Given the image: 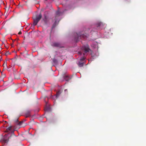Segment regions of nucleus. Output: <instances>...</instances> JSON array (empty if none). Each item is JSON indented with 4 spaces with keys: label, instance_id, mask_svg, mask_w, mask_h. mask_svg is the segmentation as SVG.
Instances as JSON below:
<instances>
[{
    "label": "nucleus",
    "instance_id": "f257e3e1",
    "mask_svg": "<svg viewBox=\"0 0 146 146\" xmlns=\"http://www.w3.org/2000/svg\"><path fill=\"white\" fill-rule=\"evenodd\" d=\"M82 50L84 52L83 54V56L80 59V61H78L77 63L78 66L80 67L83 66L84 63V62L83 61L85 58V53H86L90 50L89 46L87 45L83 46L82 48Z\"/></svg>",
    "mask_w": 146,
    "mask_h": 146
},
{
    "label": "nucleus",
    "instance_id": "f03ea898",
    "mask_svg": "<svg viewBox=\"0 0 146 146\" xmlns=\"http://www.w3.org/2000/svg\"><path fill=\"white\" fill-rule=\"evenodd\" d=\"M86 37V35L84 34V32L83 31L78 33H74V41L77 42L79 39L82 38H85Z\"/></svg>",
    "mask_w": 146,
    "mask_h": 146
},
{
    "label": "nucleus",
    "instance_id": "7ed1b4c3",
    "mask_svg": "<svg viewBox=\"0 0 146 146\" xmlns=\"http://www.w3.org/2000/svg\"><path fill=\"white\" fill-rule=\"evenodd\" d=\"M42 17V15L41 13H40L39 14H37L34 16L33 17V25L34 26L36 25L40 20Z\"/></svg>",
    "mask_w": 146,
    "mask_h": 146
},
{
    "label": "nucleus",
    "instance_id": "20e7f679",
    "mask_svg": "<svg viewBox=\"0 0 146 146\" xmlns=\"http://www.w3.org/2000/svg\"><path fill=\"white\" fill-rule=\"evenodd\" d=\"M50 19L48 17L45 15H44V18L43 20L44 21L45 24V25H47L49 24V21Z\"/></svg>",
    "mask_w": 146,
    "mask_h": 146
},
{
    "label": "nucleus",
    "instance_id": "39448f33",
    "mask_svg": "<svg viewBox=\"0 0 146 146\" xmlns=\"http://www.w3.org/2000/svg\"><path fill=\"white\" fill-rule=\"evenodd\" d=\"M52 46L57 47H62L61 44L58 42H53L51 44Z\"/></svg>",
    "mask_w": 146,
    "mask_h": 146
},
{
    "label": "nucleus",
    "instance_id": "423d86ee",
    "mask_svg": "<svg viewBox=\"0 0 146 146\" xmlns=\"http://www.w3.org/2000/svg\"><path fill=\"white\" fill-rule=\"evenodd\" d=\"M26 117H29L31 116V111L29 110H27L25 113V115Z\"/></svg>",
    "mask_w": 146,
    "mask_h": 146
},
{
    "label": "nucleus",
    "instance_id": "0eeeda50",
    "mask_svg": "<svg viewBox=\"0 0 146 146\" xmlns=\"http://www.w3.org/2000/svg\"><path fill=\"white\" fill-rule=\"evenodd\" d=\"M103 25L102 24V23L101 22H100L96 25V26H97V28L96 29H101Z\"/></svg>",
    "mask_w": 146,
    "mask_h": 146
},
{
    "label": "nucleus",
    "instance_id": "6e6552de",
    "mask_svg": "<svg viewBox=\"0 0 146 146\" xmlns=\"http://www.w3.org/2000/svg\"><path fill=\"white\" fill-rule=\"evenodd\" d=\"M23 123V121H21L20 122H19L18 120L17 119L15 121V123L16 124L19 125V126H20L21 127H23L22 124Z\"/></svg>",
    "mask_w": 146,
    "mask_h": 146
},
{
    "label": "nucleus",
    "instance_id": "1a4fd4ad",
    "mask_svg": "<svg viewBox=\"0 0 146 146\" xmlns=\"http://www.w3.org/2000/svg\"><path fill=\"white\" fill-rule=\"evenodd\" d=\"M72 78V77H70L68 75H66L64 76V79L66 81H69Z\"/></svg>",
    "mask_w": 146,
    "mask_h": 146
},
{
    "label": "nucleus",
    "instance_id": "9d476101",
    "mask_svg": "<svg viewBox=\"0 0 146 146\" xmlns=\"http://www.w3.org/2000/svg\"><path fill=\"white\" fill-rule=\"evenodd\" d=\"M9 140V137L8 138H5V137H4L2 139V141L3 142L5 143H6L8 142Z\"/></svg>",
    "mask_w": 146,
    "mask_h": 146
},
{
    "label": "nucleus",
    "instance_id": "9b49d317",
    "mask_svg": "<svg viewBox=\"0 0 146 146\" xmlns=\"http://www.w3.org/2000/svg\"><path fill=\"white\" fill-rule=\"evenodd\" d=\"M56 16L54 19H58V17L60 15V13L59 11H57L56 13Z\"/></svg>",
    "mask_w": 146,
    "mask_h": 146
},
{
    "label": "nucleus",
    "instance_id": "f8f14e48",
    "mask_svg": "<svg viewBox=\"0 0 146 146\" xmlns=\"http://www.w3.org/2000/svg\"><path fill=\"white\" fill-rule=\"evenodd\" d=\"M54 19V20H55V22H54V24H53V26H52V28H54L56 26V22H57V21L58 20L57 19Z\"/></svg>",
    "mask_w": 146,
    "mask_h": 146
},
{
    "label": "nucleus",
    "instance_id": "ddd939ff",
    "mask_svg": "<svg viewBox=\"0 0 146 146\" xmlns=\"http://www.w3.org/2000/svg\"><path fill=\"white\" fill-rule=\"evenodd\" d=\"M12 126H11L8 127L6 129L7 131L8 132L9 131L11 130L12 129Z\"/></svg>",
    "mask_w": 146,
    "mask_h": 146
},
{
    "label": "nucleus",
    "instance_id": "4468645a",
    "mask_svg": "<svg viewBox=\"0 0 146 146\" xmlns=\"http://www.w3.org/2000/svg\"><path fill=\"white\" fill-rule=\"evenodd\" d=\"M66 8L67 10L70 9H72V6L68 5L67 7Z\"/></svg>",
    "mask_w": 146,
    "mask_h": 146
},
{
    "label": "nucleus",
    "instance_id": "2eb2a0df",
    "mask_svg": "<svg viewBox=\"0 0 146 146\" xmlns=\"http://www.w3.org/2000/svg\"><path fill=\"white\" fill-rule=\"evenodd\" d=\"M50 110V109L49 108H46L45 109V111H48Z\"/></svg>",
    "mask_w": 146,
    "mask_h": 146
},
{
    "label": "nucleus",
    "instance_id": "dca6fc26",
    "mask_svg": "<svg viewBox=\"0 0 146 146\" xmlns=\"http://www.w3.org/2000/svg\"><path fill=\"white\" fill-rule=\"evenodd\" d=\"M60 92L59 91V92H57V94H57V96H59V95H60Z\"/></svg>",
    "mask_w": 146,
    "mask_h": 146
},
{
    "label": "nucleus",
    "instance_id": "f3484780",
    "mask_svg": "<svg viewBox=\"0 0 146 146\" xmlns=\"http://www.w3.org/2000/svg\"><path fill=\"white\" fill-rule=\"evenodd\" d=\"M78 54L79 55H81L82 54V53L81 52H78Z\"/></svg>",
    "mask_w": 146,
    "mask_h": 146
},
{
    "label": "nucleus",
    "instance_id": "a211bd4d",
    "mask_svg": "<svg viewBox=\"0 0 146 146\" xmlns=\"http://www.w3.org/2000/svg\"><path fill=\"white\" fill-rule=\"evenodd\" d=\"M22 34V32L21 31H20L18 33L19 35H20Z\"/></svg>",
    "mask_w": 146,
    "mask_h": 146
},
{
    "label": "nucleus",
    "instance_id": "6ab92c4d",
    "mask_svg": "<svg viewBox=\"0 0 146 146\" xmlns=\"http://www.w3.org/2000/svg\"><path fill=\"white\" fill-rule=\"evenodd\" d=\"M66 91H67V89H65V90H64V91L65 92H66Z\"/></svg>",
    "mask_w": 146,
    "mask_h": 146
},
{
    "label": "nucleus",
    "instance_id": "aec40b11",
    "mask_svg": "<svg viewBox=\"0 0 146 146\" xmlns=\"http://www.w3.org/2000/svg\"><path fill=\"white\" fill-rule=\"evenodd\" d=\"M5 65V63L3 65Z\"/></svg>",
    "mask_w": 146,
    "mask_h": 146
},
{
    "label": "nucleus",
    "instance_id": "412c9836",
    "mask_svg": "<svg viewBox=\"0 0 146 146\" xmlns=\"http://www.w3.org/2000/svg\"><path fill=\"white\" fill-rule=\"evenodd\" d=\"M5 65V63L3 65Z\"/></svg>",
    "mask_w": 146,
    "mask_h": 146
}]
</instances>
